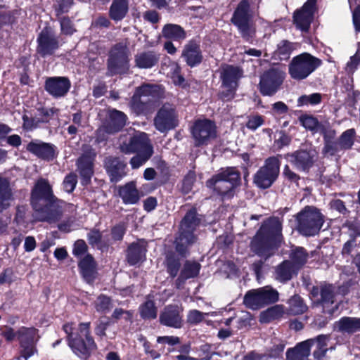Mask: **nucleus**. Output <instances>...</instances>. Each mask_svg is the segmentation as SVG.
Here are the masks:
<instances>
[{
  "label": "nucleus",
  "mask_w": 360,
  "mask_h": 360,
  "mask_svg": "<svg viewBox=\"0 0 360 360\" xmlns=\"http://www.w3.org/2000/svg\"><path fill=\"white\" fill-rule=\"evenodd\" d=\"M284 73L276 69H271L261 77L260 91L264 96H272L282 84Z\"/></svg>",
  "instance_id": "obj_18"
},
{
  "label": "nucleus",
  "mask_w": 360,
  "mask_h": 360,
  "mask_svg": "<svg viewBox=\"0 0 360 360\" xmlns=\"http://www.w3.org/2000/svg\"><path fill=\"white\" fill-rule=\"evenodd\" d=\"M321 296L324 310L329 314H333L338 309V307L335 306V309L333 308L332 309H327V308L329 304L334 303L333 288L331 285L325 286L321 289Z\"/></svg>",
  "instance_id": "obj_41"
},
{
  "label": "nucleus",
  "mask_w": 360,
  "mask_h": 360,
  "mask_svg": "<svg viewBox=\"0 0 360 360\" xmlns=\"http://www.w3.org/2000/svg\"><path fill=\"white\" fill-rule=\"evenodd\" d=\"M288 304L289 311L290 314L294 315L302 314L307 309V305L304 303L302 299L298 295H295L290 299Z\"/></svg>",
  "instance_id": "obj_43"
},
{
  "label": "nucleus",
  "mask_w": 360,
  "mask_h": 360,
  "mask_svg": "<svg viewBox=\"0 0 360 360\" xmlns=\"http://www.w3.org/2000/svg\"><path fill=\"white\" fill-rule=\"evenodd\" d=\"M356 131L354 129H349L344 131L338 139V146L342 150L350 149L354 141Z\"/></svg>",
  "instance_id": "obj_42"
},
{
  "label": "nucleus",
  "mask_w": 360,
  "mask_h": 360,
  "mask_svg": "<svg viewBox=\"0 0 360 360\" xmlns=\"http://www.w3.org/2000/svg\"><path fill=\"white\" fill-rule=\"evenodd\" d=\"M37 51L42 57L51 56L58 49V41L52 32L48 29H44L37 38Z\"/></svg>",
  "instance_id": "obj_20"
},
{
  "label": "nucleus",
  "mask_w": 360,
  "mask_h": 360,
  "mask_svg": "<svg viewBox=\"0 0 360 360\" xmlns=\"http://www.w3.org/2000/svg\"><path fill=\"white\" fill-rule=\"evenodd\" d=\"M283 175L285 179L288 181L290 183L295 184L297 186L298 185V181L300 179V176L292 171L288 165H285L283 167Z\"/></svg>",
  "instance_id": "obj_55"
},
{
  "label": "nucleus",
  "mask_w": 360,
  "mask_h": 360,
  "mask_svg": "<svg viewBox=\"0 0 360 360\" xmlns=\"http://www.w3.org/2000/svg\"><path fill=\"white\" fill-rule=\"evenodd\" d=\"M26 149L39 158L51 160L56 157V146L49 143H45L38 139L30 141Z\"/></svg>",
  "instance_id": "obj_24"
},
{
  "label": "nucleus",
  "mask_w": 360,
  "mask_h": 360,
  "mask_svg": "<svg viewBox=\"0 0 360 360\" xmlns=\"http://www.w3.org/2000/svg\"><path fill=\"white\" fill-rule=\"evenodd\" d=\"M111 302L108 297L100 295L95 302V308L97 311L106 313L111 309Z\"/></svg>",
  "instance_id": "obj_50"
},
{
  "label": "nucleus",
  "mask_w": 360,
  "mask_h": 360,
  "mask_svg": "<svg viewBox=\"0 0 360 360\" xmlns=\"http://www.w3.org/2000/svg\"><path fill=\"white\" fill-rule=\"evenodd\" d=\"M272 110L274 115H282L288 112V107L283 102L278 101L273 104Z\"/></svg>",
  "instance_id": "obj_64"
},
{
  "label": "nucleus",
  "mask_w": 360,
  "mask_h": 360,
  "mask_svg": "<svg viewBox=\"0 0 360 360\" xmlns=\"http://www.w3.org/2000/svg\"><path fill=\"white\" fill-rule=\"evenodd\" d=\"M80 272L87 283H91L95 278L96 264L93 257L87 255L79 263Z\"/></svg>",
  "instance_id": "obj_35"
},
{
  "label": "nucleus",
  "mask_w": 360,
  "mask_h": 360,
  "mask_svg": "<svg viewBox=\"0 0 360 360\" xmlns=\"http://www.w3.org/2000/svg\"><path fill=\"white\" fill-rule=\"evenodd\" d=\"M172 70H173L172 78L173 82L176 85L181 86L184 83V78L180 75V68L176 63H174L172 67Z\"/></svg>",
  "instance_id": "obj_61"
},
{
  "label": "nucleus",
  "mask_w": 360,
  "mask_h": 360,
  "mask_svg": "<svg viewBox=\"0 0 360 360\" xmlns=\"http://www.w3.org/2000/svg\"><path fill=\"white\" fill-rule=\"evenodd\" d=\"M87 250V245L83 240H77L73 247L72 253L76 257L83 256Z\"/></svg>",
  "instance_id": "obj_57"
},
{
  "label": "nucleus",
  "mask_w": 360,
  "mask_h": 360,
  "mask_svg": "<svg viewBox=\"0 0 360 360\" xmlns=\"http://www.w3.org/2000/svg\"><path fill=\"white\" fill-rule=\"evenodd\" d=\"M106 167L112 181L117 182L127 174V163L118 158L109 160Z\"/></svg>",
  "instance_id": "obj_33"
},
{
  "label": "nucleus",
  "mask_w": 360,
  "mask_h": 360,
  "mask_svg": "<svg viewBox=\"0 0 360 360\" xmlns=\"http://www.w3.org/2000/svg\"><path fill=\"white\" fill-rule=\"evenodd\" d=\"M316 0H307L300 10L295 12L294 23L303 32H307L314 18Z\"/></svg>",
  "instance_id": "obj_19"
},
{
  "label": "nucleus",
  "mask_w": 360,
  "mask_h": 360,
  "mask_svg": "<svg viewBox=\"0 0 360 360\" xmlns=\"http://www.w3.org/2000/svg\"><path fill=\"white\" fill-rule=\"evenodd\" d=\"M334 330L342 333H354L360 330V319L342 317L334 323Z\"/></svg>",
  "instance_id": "obj_34"
},
{
  "label": "nucleus",
  "mask_w": 360,
  "mask_h": 360,
  "mask_svg": "<svg viewBox=\"0 0 360 360\" xmlns=\"http://www.w3.org/2000/svg\"><path fill=\"white\" fill-rule=\"evenodd\" d=\"M252 18L249 1L242 0L237 5L231 18V23L237 27L242 37L246 40L252 38L256 32Z\"/></svg>",
  "instance_id": "obj_6"
},
{
  "label": "nucleus",
  "mask_w": 360,
  "mask_h": 360,
  "mask_svg": "<svg viewBox=\"0 0 360 360\" xmlns=\"http://www.w3.org/2000/svg\"><path fill=\"white\" fill-rule=\"evenodd\" d=\"M338 146V141H331L329 140H326L325 146L323 149V151L325 154L334 155L338 152L341 150Z\"/></svg>",
  "instance_id": "obj_56"
},
{
  "label": "nucleus",
  "mask_w": 360,
  "mask_h": 360,
  "mask_svg": "<svg viewBox=\"0 0 360 360\" xmlns=\"http://www.w3.org/2000/svg\"><path fill=\"white\" fill-rule=\"evenodd\" d=\"M200 224L195 209L190 210L182 219L180 225L179 236L176 238V250L181 255H185L187 248L195 240L193 234L196 227Z\"/></svg>",
  "instance_id": "obj_7"
},
{
  "label": "nucleus",
  "mask_w": 360,
  "mask_h": 360,
  "mask_svg": "<svg viewBox=\"0 0 360 360\" xmlns=\"http://www.w3.org/2000/svg\"><path fill=\"white\" fill-rule=\"evenodd\" d=\"M67 334L68 345L73 352L82 359L89 357L96 349V344L90 333V323H68L63 326Z\"/></svg>",
  "instance_id": "obj_3"
},
{
  "label": "nucleus",
  "mask_w": 360,
  "mask_h": 360,
  "mask_svg": "<svg viewBox=\"0 0 360 360\" xmlns=\"http://www.w3.org/2000/svg\"><path fill=\"white\" fill-rule=\"evenodd\" d=\"M297 268L290 261H284L277 266L275 272V278L280 282H285L291 279L292 274Z\"/></svg>",
  "instance_id": "obj_37"
},
{
  "label": "nucleus",
  "mask_w": 360,
  "mask_h": 360,
  "mask_svg": "<svg viewBox=\"0 0 360 360\" xmlns=\"http://www.w3.org/2000/svg\"><path fill=\"white\" fill-rule=\"evenodd\" d=\"M314 340L309 339L298 343L295 347L286 352V360H306L310 354Z\"/></svg>",
  "instance_id": "obj_27"
},
{
  "label": "nucleus",
  "mask_w": 360,
  "mask_h": 360,
  "mask_svg": "<svg viewBox=\"0 0 360 360\" xmlns=\"http://www.w3.org/2000/svg\"><path fill=\"white\" fill-rule=\"evenodd\" d=\"M243 70L231 65H224L221 68L220 78L222 86L227 89L226 91L221 94V98L224 101H229L234 97L238 81L243 77Z\"/></svg>",
  "instance_id": "obj_12"
},
{
  "label": "nucleus",
  "mask_w": 360,
  "mask_h": 360,
  "mask_svg": "<svg viewBox=\"0 0 360 360\" xmlns=\"http://www.w3.org/2000/svg\"><path fill=\"white\" fill-rule=\"evenodd\" d=\"M181 56L190 67H194L200 64L202 59L199 45L193 41H189L184 46Z\"/></svg>",
  "instance_id": "obj_29"
},
{
  "label": "nucleus",
  "mask_w": 360,
  "mask_h": 360,
  "mask_svg": "<svg viewBox=\"0 0 360 360\" xmlns=\"http://www.w3.org/2000/svg\"><path fill=\"white\" fill-rule=\"evenodd\" d=\"M129 51L123 44H116L110 53L108 61V74L114 75L126 72L129 68Z\"/></svg>",
  "instance_id": "obj_14"
},
{
  "label": "nucleus",
  "mask_w": 360,
  "mask_h": 360,
  "mask_svg": "<svg viewBox=\"0 0 360 360\" xmlns=\"http://www.w3.org/2000/svg\"><path fill=\"white\" fill-rule=\"evenodd\" d=\"M134 153H144L150 151L153 153V147L146 133L136 131L134 134Z\"/></svg>",
  "instance_id": "obj_36"
},
{
  "label": "nucleus",
  "mask_w": 360,
  "mask_h": 360,
  "mask_svg": "<svg viewBox=\"0 0 360 360\" xmlns=\"http://www.w3.org/2000/svg\"><path fill=\"white\" fill-rule=\"evenodd\" d=\"M201 265L195 261H186L181 271L179 277L176 281L177 288H180L185 281L196 277L200 272Z\"/></svg>",
  "instance_id": "obj_32"
},
{
  "label": "nucleus",
  "mask_w": 360,
  "mask_h": 360,
  "mask_svg": "<svg viewBox=\"0 0 360 360\" xmlns=\"http://www.w3.org/2000/svg\"><path fill=\"white\" fill-rule=\"evenodd\" d=\"M290 258L292 264L299 268L307 262L308 254L303 248L299 247L292 250Z\"/></svg>",
  "instance_id": "obj_44"
},
{
  "label": "nucleus",
  "mask_w": 360,
  "mask_h": 360,
  "mask_svg": "<svg viewBox=\"0 0 360 360\" xmlns=\"http://www.w3.org/2000/svg\"><path fill=\"white\" fill-rule=\"evenodd\" d=\"M240 181V173L234 167L221 170L207 181L206 185L223 199L233 196V189Z\"/></svg>",
  "instance_id": "obj_5"
},
{
  "label": "nucleus",
  "mask_w": 360,
  "mask_h": 360,
  "mask_svg": "<svg viewBox=\"0 0 360 360\" xmlns=\"http://www.w3.org/2000/svg\"><path fill=\"white\" fill-rule=\"evenodd\" d=\"M167 271L171 276L174 277L176 276L179 269V262L178 260L167 258Z\"/></svg>",
  "instance_id": "obj_62"
},
{
  "label": "nucleus",
  "mask_w": 360,
  "mask_h": 360,
  "mask_svg": "<svg viewBox=\"0 0 360 360\" xmlns=\"http://www.w3.org/2000/svg\"><path fill=\"white\" fill-rule=\"evenodd\" d=\"M128 9L127 0H114L110 6V15L114 20H120L124 18Z\"/></svg>",
  "instance_id": "obj_39"
},
{
  "label": "nucleus",
  "mask_w": 360,
  "mask_h": 360,
  "mask_svg": "<svg viewBox=\"0 0 360 360\" xmlns=\"http://www.w3.org/2000/svg\"><path fill=\"white\" fill-rule=\"evenodd\" d=\"M264 123V117L261 115H256L250 116L246 123L248 129L255 131L257 128L261 127Z\"/></svg>",
  "instance_id": "obj_53"
},
{
  "label": "nucleus",
  "mask_w": 360,
  "mask_h": 360,
  "mask_svg": "<svg viewBox=\"0 0 360 360\" xmlns=\"http://www.w3.org/2000/svg\"><path fill=\"white\" fill-rule=\"evenodd\" d=\"M14 200V192L9 179L0 176V212L8 209Z\"/></svg>",
  "instance_id": "obj_26"
},
{
  "label": "nucleus",
  "mask_w": 360,
  "mask_h": 360,
  "mask_svg": "<svg viewBox=\"0 0 360 360\" xmlns=\"http://www.w3.org/2000/svg\"><path fill=\"white\" fill-rule=\"evenodd\" d=\"M282 240V225L277 217H271L263 222L253 237L250 248L265 259L271 257Z\"/></svg>",
  "instance_id": "obj_2"
},
{
  "label": "nucleus",
  "mask_w": 360,
  "mask_h": 360,
  "mask_svg": "<svg viewBox=\"0 0 360 360\" xmlns=\"http://www.w3.org/2000/svg\"><path fill=\"white\" fill-rule=\"evenodd\" d=\"M182 309L176 305H168L160 314L161 324L174 328H181L183 325Z\"/></svg>",
  "instance_id": "obj_22"
},
{
  "label": "nucleus",
  "mask_w": 360,
  "mask_h": 360,
  "mask_svg": "<svg viewBox=\"0 0 360 360\" xmlns=\"http://www.w3.org/2000/svg\"><path fill=\"white\" fill-rule=\"evenodd\" d=\"M360 64V53L359 51L350 58V60L347 63L345 70L349 73H353Z\"/></svg>",
  "instance_id": "obj_58"
},
{
  "label": "nucleus",
  "mask_w": 360,
  "mask_h": 360,
  "mask_svg": "<svg viewBox=\"0 0 360 360\" xmlns=\"http://www.w3.org/2000/svg\"><path fill=\"white\" fill-rule=\"evenodd\" d=\"M119 195L124 204L130 205L137 203L141 198L139 191L134 181H130L120 187Z\"/></svg>",
  "instance_id": "obj_31"
},
{
  "label": "nucleus",
  "mask_w": 360,
  "mask_h": 360,
  "mask_svg": "<svg viewBox=\"0 0 360 360\" xmlns=\"http://www.w3.org/2000/svg\"><path fill=\"white\" fill-rule=\"evenodd\" d=\"M3 336L7 341H12L15 338L20 342V355L18 360H27L28 358L37 352L36 343L39 336L38 330L34 328H20L17 332L13 328H8L3 333Z\"/></svg>",
  "instance_id": "obj_4"
},
{
  "label": "nucleus",
  "mask_w": 360,
  "mask_h": 360,
  "mask_svg": "<svg viewBox=\"0 0 360 360\" xmlns=\"http://www.w3.org/2000/svg\"><path fill=\"white\" fill-rule=\"evenodd\" d=\"M178 124L179 120L175 109L169 104L164 105L154 119V125L156 129L161 133L173 129Z\"/></svg>",
  "instance_id": "obj_17"
},
{
  "label": "nucleus",
  "mask_w": 360,
  "mask_h": 360,
  "mask_svg": "<svg viewBox=\"0 0 360 360\" xmlns=\"http://www.w3.org/2000/svg\"><path fill=\"white\" fill-rule=\"evenodd\" d=\"M71 82L65 77H52L46 79L45 89L52 96L60 98L65 96L69 91Z\"/></svg>",
  "instance_id": "obj_21"
},
{
  "label": "nucleus",
  "mask_w": 360,
  "mask_h": 360,
  "mask_svg": "<svg viewBox=\"0 0 360 360\" xmlns=\"http://www.w3.org/2000/svg\"><path fill=\"white\" fill-rule=\"evenodd\" d=\"M162 33L165 38L174 41H181L186 38V32L184 29L175 24L165 25Z\"/></svg>",
  "instance_id": "obj_38"
},
{
  "label": "nucleus",
  "mask_w": 360,
  "mask_h": 360,
  "mask_svg": "<svg viewBox=\"0 0 360 360\" xmlns=\"http://www.w3.org/2000/svg\"><path fill=\"white\" fill-rule=\"evenodd\" d=\"M146 243L139 240L131 243L127 250V259L130 265H136L146 259Z\"/></svg>",
  "instance_id": "obj_28"
},
{
  "label": "nucleus",
  "mask_w": 360,
  "mask_h": 360,
  "mask_svg": "<svg viewBox=\"0 0 360 360\" xmlns=\"http://www.w3.org/2000/svg\"><path fill=\"white\" fill-rule=\"evenodd\" d=\"M95 153L92 149L89 153L82 155L77 160V169L82 177V184L86 185L93 175V160Z\"/></svg>",
  "instance_id": "obj_25"
},
{
  "label": "nucleus",
  "mask_w": 360,
  "mask_h": 360,
  "mask_svg": "<svg viewBox=\"0 0 360 360\" xmlns=\"http://www.w3.org/2000/svg\"><path fill=\"white\" fill-rule=\"evenodd\" d=\"M191 133L195 146L207 145L217 137V127L210 120L198 119L191 127Z\"/></svg>",
  "instance_id": "obj_13"
},
{
  "label": "nucleus",
  "mask_w": 360,
  "mask_h": 360,
  "mask_svg": "<svg viewBox=\"0 0 360 360\" xmlns=\"http://www.w3.org/2000/svg\"><path fill=\"white\" fill-rule=\"evenodd\" d=\"M158 86L152 84H143L136 88L134 94L129 103L131 110L136 115L144 112L147 108V104L150 101V98L157 96Z\"/></svg>",
  "instance_id": "obj_15"
},
{
  "label": "nucleus",
  "mask_w": 360,
  "mask_h": 360,
  "mask_svg": "<svg viewBox=\"0 0 360 360\" xmlns=\"http://www.w3.org/2000/svg\"><path fill=\"white\" fill-rule=\"evenodd\" d=\"M280 166L278 157L272 156L266 159L263 166L254 175L255 185L263 189L269 188L278 177Z\"/></svg>",
  "instance_id": "obj_10"
},
{
  "label": "nucleus",
  "mask_w": 360,
  "mask_h": 360,
  "mask_svg": "<svg viewBox=\"0 0 360 360\" xmlns=\"http://www.w3.org/2000/svg\"><path fill=\"white\" fill-rule=\"evenodd\" d=\"M321 64V60L308 53H303L292 58L288 71L295 80H302L311 75Z\"/></svg>",
  "instance_id": "obj_9"
},
{
  "label": "nucleus",
  "mask_w": 360,
  "mask_h": 360,
  "mask_svg": "<svg viewBox=\"0 0 360 360\" xmlns=\"http://www.w3.org/2000/svg\"><path fill=\"white\" fill-rule=\"evenodd\" d=\"M31 204L34 221L49 224L58 221L63 212L72 207V205L56 198L49 181L42 178L37 180L32 191Z\"/></svg>",
  "instance_id": "obj_1"
},
{
  "label": "nucleus",
  "mask_w": 360,
  "mask_h": 360,
  "mask_svg": "<svg viewBox=\"0 0 360 360\" xmlns=\"http://www.w3.org/2000/svg\"><path fill=\"white\" fill-rule=\"evenodd\" d=\"M195 174L193 172H189L187 175L184 177L183 181V191L185 193H188L195 182Z\"/></svg>",
  "instance_id": "obj_59"
},
{
  "label": "nucleus",
  "mask_w": 360,
  "mask_h": 360,
  "mask_svg": "<svg viewBox=\"0 0 360 360\" xmlns=\"http://www.w3.org/2000/svg\"><path fill=\"white\" fill-rule=\"evenodd\" d=\"M321 101V95L319 93H314L309 95H302L297 99V105L304 106L308 105H317Z\"/></svg>",
  "instance_id": "obj_48"
},
{
  "label": "nucleus",
  "mask_w": 360,
  "mask_h": 360,
  "mask_svg": "<svg viewBox=\"0 0 360 360\" xmlns=\"http://www.w3.org/2000/svg\"><path fill=\"white\" fill-rule=\"evenodd\" d=\"M293 49V44L288 41L283 40L278 44L276 53L278 56L280 60H286L289 58Z\"/></svg>",
  "instance_id": "obj_47"
},
{
  "label": "nucleus",
  "mask_w": 360,
  "mask_h": 360,
  "mask_svg": "<svg viewBox=\"0 0 360 360\" xmlns=\"http://www.w3.org/2000/svg\"><path fill=\"white\" fill-rule=\"evenodd\" d=\"M160 60V55L153 51L138 52L134 56L135 65L141 69H149L154 67Z\"/></svg>",
  "instance_id": "obj_30"
},
{
  "label": "nucleus",
  "mask_w": 360,
  "mask_h": 360,
  "mask_svg": "<svg viewBox=\"0 0 360 360\" xmlns=\"http://www.w3.org/2000/svg\"><path fill=\"white\" fill-rule=\"evenodd\" d=\"M314 153L307 150H297L288 154L286 158L299 171L307 172L314 165Z\"/></svg>",
  "instance_id": "obj_23"
},
{
  "label": "nucleus",
  "mask_w": 360,
  "mask_h": 360,
  "mask_svg": "<svg viewBox=\"0 0 360 360\" xmlns=\"http://www.w3.org/2000/svg\"><path fill=\"white\" fill-rule=\"evenodd\" d=\"M77 176L75 173H70L68 174L63 182V188L67 193H72L77 185Z\"/></svg>",
  "instance_id": "obj_52"
},
{
  "label": "nucleus",
  "mask_w": 360,
  "mask_h": 360,
  "mask_svg": "<svg viewBox=\"0 0 360 360\" xmlns=\"http://www.w3.org/2000/svg\"><path fill=\"white\" fill-rule=\"evenodd\" d=\"M61 31L65 34H72L75 30L71 20L68 18H63L60 20Z\"/></svg>",
  "instance_id": "obj_63"
},
{
  "label": "nucleus",
  "mask_w": 360,
  "mask_h": 360,
  "mask_svg": "<svg viewBox=\"0 0 360 360\" xmlns=\"http://www.w3.org/2000/svg\"><path fill=\"white\" fill-rule=\"evenodd\" d=\"M299 232L306 236L317 234L323 224L321 213L314 207L307 206L297 216Z\"/></svg>",
  "instance_id": "obj_8"
},
{
  "label": "nucleus",
  "mask_w": 360,
  "mask_h": 360,
  "mask_svg": "<svg viewBox=\"0 0 360 360\" xmlns=\"http://www.w3.org/2000/svg\"><path fill=\"white\" fill-rule=\"evenodd\" d=\"M134 135L129 137H126L124 139H121L120 143V150L124 154H134Z\"/></svg>",
  "instance_id": "obj_51"
},
{
  "label": "nucleus",
  "mask_w": 360,
  "mask_h": 360,
  "mask_svg": "<svg viewBox=\"0 0 360 360\" xmlns=\"http://www.w3.org/2000/svg\"><path fill=\"white\" fill-rule=\"evenodd\" d=\"M23 127L27 130H32L36 128L39 122H44V120L35 119L29 117L27 115H24L23 117Z\"/></svg>",
  "instance_id": "obj_60"
},
{
  "label": "nucleus",
  "mask_w": 360,
  "mask_h": 360,
  "mask_svg": "<svg viewBox=\"0 0 360 360\" xmlns=\"http://www.w3.org/2000/svg\"><path fill=\"white\" fill-rule=\"evenodd\" d=\"M278 300V291L269 286H266L247 292L243 299V303L247 307L255 310Z\"/></svg>",
  "instance_id": "obj_11"
},
{
  "label": "nucleus",
  "mask_w": 360,
  "mask_h": 360,
  "mask_svg": "<svg viewBox=\"0 0 360 360\" xmlns=\"http://www.w3.org/2000/svg\"><path fill=\"white\" fill-rule=\"evenodd\" d=\"M209 314L208 313H202L196 309L191 310L188 314L187 321L191 324H196L201 322L205 316Z\"/></svg>",
  "instance_id": "obj_54"
},
{
  "label": "nucleus",
  "mask_w": 360,
  "mask_h": 360,
  "mask_svg": "<svg viewBox=\"0 0 360 360\" xmlns=\"http://www.w3.org/2000/svg\"><path fill=\"white\" fill-rule=\"evenodd\" d=\"M141 316L144 319H152L157 316V309L151 300L146 301L140 307Z\"/></svg>",
  "instance_id": "obj_46"
},
{
  "label": "nucleus",
  "mask_w": 360,
  "mask_h": 360,
  "mask_svg": "<svg viewBox=\"0 0 360 360\" xmlns=\"http://www.w3.org/2000/svg\"><path fill=\"white\" fill-rule=\"evenodd\" d=\"M153 154L150 153V151L144 153H136L129 161L131 168L133 169L139 168L152 157Z\"/></svg>",
  "instance_id": "obj_49"
},
{
  "label": "nucleus",
  "mask_w": 360,
  "mask_h": 360,
  "mask_svg": "<svg viewBox=\"0 0 360 360\" xmlns=\"http://www.w3.org/2000/svg\"><path fill=\"white\" fill-rule=\"evenodd\" d=\"M284 314V307L277 304L262 311L259 316V321L263 323H269L281 319Z\"/></svg>",
  "instance_id": "obj_40"
},
{
  "label": "nucleus",
  "mask_w": 360,
  "mask_h": 360,
  "mask_svg": "<svg viewBox=\"0 0 360 360\" xmlns=\"http://www.w3.org/2000/svg\"><path fill=\"white\" fill-rule=\"evenodd\" d=\"M302 125L307 129L311 130L314 132H322L323 127L319 124L318 120L309 115L302 116L300 118Z\"/></svg>",
  "instance_id": "obj_45"
},
{
  "label": "nucleus",
  "mask_w": 360,
  "mask_h": 360,
  "mask_svg": "<svg viewBox=\"0 0 360 360\" xmlns=\"http://www.w3.org/2000/svg\"><path fill=\"white\" fill-rule=\"evenodd\" d=\"M127 119L124 112L115 109L110 110L102 126L97 130V141H104L105 133L111 134L119 131L125 125Z\"/></svg>",
  "instance_id": "obj_16"
}]
</instances>
